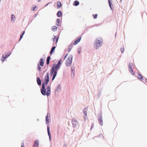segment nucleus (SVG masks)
I'll list each match as a JSON object with an SVG mask.
<instances>
[{
  "instance_id": "obj_46",
  "label": "nucleus",
  "mask_w": 147,
  "mask_h": 147,
  "mask_svg": "<svg viewBox=\"0 0 147 147\" xmlns=\"http://www.w3.org/2000/svg\"><path fill=\"white\" fill-rule=\"evenodd\" d=\"M63 147H67L66 144H65Z\"/></svg>"
},
{
  "instance_id": "obj_47",
  "label": "nucleus",
  "mask_w": 147,
  "mask_h": 147,
  "mask_svg": "<svg viewBox=\"0 0 147 147\" xmlns=\"http://www.w3.org/2000/svg\"><path fill=\"white\" fill-rule=\"evenodd\" d=\"M22 38L20 37L19 40V42H20L21 40V39H22Z\"/></svg>"
},
{
  "instance_id": "obj_41",
  "label": "nucleus",
  "mask_w": 147,
  "mask_h": 147,
  "mask_svg": "<svg viewBox=\"0 0 147 147\" xmlns=\"http://www.w3.org/2000/svg\"><path fill=\"white\" fill-rule=\"evenodd\" d=\"M102 136L103 138H104V137L103 136H102V134H99V135L97 136V137L98 138V137H101Z\"/></svg>"
},
{
  "instance_id": "obj_26",
  "label": "nucleus",
  "mask_w": 147,
  "mask_h": 147,
  "mask_svg": "<svg viewBox=\"0 0 147 147\" xmlns=\"http://www.w3.org/2000/svg\"><path fill=\"white\" fill-rule=\"evenodd\" d=\"M58 28L55 26H52L51 30L55 32L57 30Z\"/></svg>"
},
{
  "instance_id": "obj_6",
  "label": "nucleus",
  "mask_w": 147,
  "mask_h": 147,
  "mask_svg": "<svg viewBox=\"0 0 147 147\" xmlns=\"http://www.w3.org/2000/svg\"><path fill=\"white\" fill-rule=\"evenodd\" d=\"M73 59V56L72 55H70L68 57L66 61L65 65L67 67H69L71 64Z\"/></svg>"
},
{
  "instance_id": "obj_53",
  "label": "nucleus",
  "mask_w": 147,
  "mask_h": 147,
  "mask_svg": "<svg viewBox=\"0 0 147 147\" xmlns=\"http://www.w3.org/2000/svg\"><path fill=\"white\" fill-rule=\"evenodd\" d=\"M39 120V119H37V121H38Z\"/></svg>"
},
{
  "instance_id": "obj_35",
  "label": "nucleus",
  "mask_w": 147,
  "mask_h": 147,
  "mask_svg": "<svg viewBox=\"0 0 147 147\" xmlns=\"http://www.w3.org/2000/svg\"><path fill=\"white\" fill-rule=\"evenodd\" d=\"M93 18L94 19H95L97 17L98 15L97 14H93L92 15Z\"/></svg>"
},
{
  "instance_id": "obj_34",
  "label": "nucleus",
  "mask_w": 147,
  "mask_h": 147,
  "mask_svg": "<svg viewBox=\"0 0 147 147\" xmlns=\"http://www.w3.org/2000/svg\"><path fill=\"white\" fill-rule=\"evenodd\" d=\"M78 54L80 53L81 51V47H79L78 48Z\"/></svg>"
},
{
  "instance_id": "obj_9",
  "label": "nucleus",
  "mask_w": 147,
  "mask_h": 147,
  "mask_svg": "<svg viewBox=\"0 0 147 147\" xmlns=\"http://www.w3.org/2000/svg\"><path fill=\"white\" fill-rule=\"evenodd\" d=\"M71 122L73 127L74 128H76L77 125V120L74 118H73Z\"/></svg>"
},
{
  "instance_id": "obj_39",
  "label": "nucleus",
  "mask_w": 147,
  "mask_h": 147,
  "mask_svg": "<svg viewBox=\"0 0 147 147\" xmlns=\"http://www.w3.org/2000/svg\"><path fill=\"white\" fill-rule=\"evenodd\" d=\"M68 53H67L66 54L65 56H64V58H63V60H64L67 57V56L68 55Z\"/></svg>"
},
{
  "instance_id": "obj_28",
  "label": "nucleus",
  "mask_w": 147,
  "mask_h": 147,
  "mask_svg": "<svg viewBox=\"0 0 147 147\" xmlns=\"http://www.w3.org/2000/svg\"><path fill=\"white\" fill-rule=\"evenodd\" d=\"M133 65V64L131 63H129L128 64V68L129 69H133L132 66Z\"/></svg>"
},
{
  "instance_id": "obj_55",
  "label": "nucleus",
  "mask_w": 147,
  "mask_h": 147,
  "mask_svg": "<svg viewBox=\"0 0 147 147\" xmlns=\"http://www.w3.org/2000/svg\"><path fill=\"white\" fill-rule=\"evenodd\" d=\"M14 48V47H13V49ZM13 50H12V51H13Z\"/></svg>"
},
{
  "instance_id": "obj_49",
  "label": "nucleus",
  "mask_w": 147,
  "mask_h": 147,
  "mask_svg": "<svg viewBox=\"0 0 147 147\" xmlns=\"http://www.w3.org/2000/svg\"><path fill=\"white\" fill-rule=\"evenodd\" d=\"M145 81L147 83V79H145Z\"/></svg>"
},
{
  "instance_id": "obj_8",
  "label": "nucleus",
  "mask_w": 147,
  "mask_h": 147,
  "mask_svg": "<svg viewBox=\"0 0 147 147\" xmlns=\"http://www.w3.org/2000/svg\"><path fill=\"white\" fill-rule=\"evenodd\" d=\"M53 36L54 37L52 39L53 42H55V43L53 44V46L55 45L57 46V43L58 42L59 36H57H57L54 35H53Z\"/></svg>"
},
{
  "instance_id": "obj_56",
  "label": "nucleus",
  "mask_w": 147,
  "mask_h": 147,
  "mask_svg": "<svg viewBox=\"0 0 147 147\" xmlns=\"http://www.w3.org/2000/svg\"><path fill=\"white\" fill-rule=\"evenodd\" d=\"M32 20H33V19H32V20L30 22H32Z\"/></svg>"
},
{
  "instance_id": "obj_3",
  "label": "nucleus",
  "mask_w": 147,
  "mask_h": 147,
  "mask_svg": "<svg viewBox=\"0 0 147 147\" xmlns=\"http://www.w3.org/2000/svg\"><path fill=\"white\" fill-rule=\"evenodd\" d=\"M49 81V73L47 72L44 78V81L42 83V87L41 88H46V86L48 85V84Z\"/></svg>"
},
{
  "instance_id": "obj_25",
  "label": "nucleus",
  "mask_w": 147,
  "mask_h": 147,
  "mask_svg": "<svg viewBox=\"0 0 147 147\" xmlns=\"http://www.w3.org/2000/svg\"><path fill=\"white\" fill-rule=\"evenodd\" d=\"M73 44H72V43H71L70 44V45L69 46L68 49V52H69L71 51V47H71V48L73 46Z\"/></svg>"
},
{
  "instance_id": "obj_11",
  "label": "nucleus",
  "mask_w": 147,
  "mask_h": 147,
  "mask_svg": "<svg viewBox=\"0 0 147 147\" xmlns=\"http://www.w3.org/2000/svg\"><path fill=\"white\" fill-rule=\"evenodd\" d=\"M108 3L109 7L111 10H113L114 9V7L113 3L111 2V0H108Z\"/></svg>"
},
{
  "instance_id": "obj_14",
  "label": "nucleus",
  "mask_w": 147,
  "mask_h": 147,
  "mask_svg": "<svg viewBox=\"0 0 147 147\" xmlns=\"http://www.w3.org/2000/svg\"><path fill=\"white\" fill-rule=\"evenodd\" d=\"M57 46H53L51 49V51H50L49 53L50 55H52V54L54 53L55 52V49L56 47Z\"/></svg>"
},
{
  "instance_id": "obj_45",
  "label": "nucleus",
  "mask_w": 147,
  "mask_h": 147,
  "mask_svg": "<svg viewBox=\"0 0 147 147\" xmlns=\"http://www.w3.org/2000/svg\"><path fill=\"white\" fill-rule=\"evenodd\" d=\"M51 3V2H49L48 3H47V4H46L44 6V7H47V6H48L49 4H50Z\"/></svg>"
},
{
  "instance_id": "obj_17",
  "label": "nucleus",
  "mask_w": 147,
  "mask_h": 147,
  "mask_svg": "<svg viewBox=\"0 0 147 147\" xmlns=\"http://www.w3.org/2000/svg\"><path fill=\"white\" fill-rule=\"evenodd\" d=\"M60 19L59 18H57L56 20L55 25L57 26H59L60 25V23H61Z\"/></svg>"
},
{
  "instance_id": "obj_36",
  "label": "nucleus",
  "mask_w": 147,
  "mask_h": 147,
  "mask_svg": "<svg viewBox=\"0 0 147 147\" xmlns=\"http://www.w3.org/2000/svg\"><path fill=\"white\" fill-rule=\"evenodd\" d=\"M71 76H72V75H73V77H74V74H75L74 71H71Z\"/></svg>"
},
{
  "instance_id": "obj_50",
  "label": "nucleus",
  "mask_w": 147,
  "mask_h": 147,
  "mask_svg": "<svg viewBox=\"0 0 147 147\" xmlns=\"http://www.w3.org/2000/svg\"><path fill=\"white\" fill-rule=\"evenodd\" d=\"M37 0L38 2H40V1H41L42 0Z\"/></svg>"
},
{
  "instance_id": "obj_31",
  "label": "nucleus",
  "mask_w": 147,
  "mask_h": 147,
  "mask_svg": "<svg viewBox=\"0 0 147 147\" xmlns=\"http://www.w3.org/2000/svg\"><path fill=\"white\" fill-rule=\"evenodd\" d=\"M40 65L37 64V69L38 71H42L41 69V67H40Z\"/></svg>"
},
{
  "instance_id": "obj_10",
  "label": "nucleus",
  "mask_w": 147,
  "mask_h": 147,
  "mask_svg": "<svg viewBox=\"0 0 147 147\" xmlns=\"http://www.w3.org/2000/svg\"><path fill=\"white\" fill-rule=\"evenodd\" d=\"M44 63L45 60L42 58H41L38 64L40 65L42 67L44 65Z\"/></svg>"
},
{
  "instance_id": "obj_30",
  "label": "nucleus",
  "mask_w": 147,
  "mask_h": 147,
  "mask_svg": "<svg viewBox=\"0 0 147 147\" xmlns=\"http://www.w3.org/2000/svg\"><path fill=\"white\" fill-rule=\"evenodd\" d=\"M37 7V6L35 5H33L32 9L31 11H35L36 10V9H35Z\"/></svg>"
},
{
  "instance_id": "obj_2",
  "label": "nucleus",
  "mask_w": 147,
  "mask_h": 147,
  "mask_svg": "<svg viewBox=\"0 0 147 147\" xmlns=\"http://www.w3.org/2000/svg\"><path fill=\"white\" fill-rule=\"evenodd\" d=\"M51 84L46 87V88H41L40 91L42 94L43 96L46 95L47 97L49 96L51 94Z\"/></svg>"
},
{
  "instance_id": "obj_15",
  "label": "nucleus",
  "mask_w": 147,
  "mask_h": 147,
  "mask_svg": "<svg viewBox=\"0 0 147 147\" xmlns=\"http://www.w3.org/2000/svg\"><path fill=\"white\" fill-rule=\"evenodd\" d=\"M61 89V85L60 84L58 85L57 86L56 88H55V89L54 91L55 92H58L59 91H60Z\"/></svg>"
},
{
  "instance_id": "obj_1",
  "label": "nucleus",
  "mask_w": 147,
  "mask_h": 147,
  "mask_svg": "<svg viewBox=\"0 0 147 147\" xmlns=\"http://www.w3.org/2000/svg\"><path fill=\"white\" fill-rule=\"evenodd\" d=\"M62 59H61L57 63L53 64L50 70V76L51 78V82L56 76L58 70L60 69L61 65Z\"/></svg>"
},
{
  "instance_id": "obj_38",
  "label": "nucleus",
  "mask_w": 147,
  "mask_h": 147,
  "mask_svg": "<svg viewBox=\"0 0 147 147\" xmlns=\"http://www.w3.org/2000/svg\"><path fill=\"white\" fill-rule=\"evenodd\" d=\"M75 67L72 66L71 67V71H74Z\"/></svg>"
},
{
  "instance_id": "obj_23",
  "label": "nucleus",
  "mask_w": 147,
  "mask_h": 147,
  "mask_svg": "<svg viewBox=\"0 0 147 147\" xmlns=\"http://www.w3.org/2000/svg\"><path fill=\"white\" fill-rule=\"evenodd\" d=\"M11 22H14L16 19L15 17L13 14H11Z\"/></svg>"
},
{
  "instance_id": "obj_18",
  "label": "nucleus",
  "mask_w": 147,
  "mask_h": 147,
  "mask_svg": "<svg viewBox=\"0 0 147 147\" xmlns=\"http://www.w3.org/2000/svg\"><path fill=\"white\" fill-rule=\"evenodd\" d=\"M56 16L58 17H60L62 16V12L61 10L58 11L56 13Z\"/></svg>"
},
{
  "instance_id": "obj_24",
  "label": "nucleus",
  "mask_w": 147,
  "mask_h": 147,
  "mask_svg": "<svg viewBox=\"0 0 147 147\" xmlns=\"http://www.w3.org/2000/svg\"><path fill=\"white\" fill-rule=\"evenodd\" d=\"M11 52H9L7 54H5V59H7L8 58L9 56L11 55Z\"/></svg>"
},
{
  "instance_id": "obj_40",
  "label": "nucleus",
  "mask_w": 147,
  "mask_h": 147,
  "mask_svg": "<svg viewBox=\"0 0 147 147\" xmlns=\"http://www.w3.org/2000/svg\"><path fill=\"white\" fill-rule=\"evenodd\" d=\"M94 123H93L92 124V125H91V128H90L91 130L94 127Z\"/></svg>"
},
{
  "instance_id": "obj_42",
  "label": "nucleus",
  "mask_w": 147,
  "mask_h": 147,
  "mask_svg": "<svg viewBox=\"0 0 147 147\" xmlns=\"http://www.w3.org/2000/svg\"><path fill=\"white\" fill-rule=\"evenodd\" d=\"M38 13H36L34 15V18H35L36 16L38 15Z\"/></svg>"
},
{
  "instance_id": "obj_7",
  "label": "nucleus",
  "mask_w": 147,
  "mask_h": 147,
  "mask_svg": "<svg viewBox=\"0 0 147 147\" xmlns=\"http://www.w3.org/2000/svg\"><path fill=\"white\" fill-rule=\"evenodd\" d=\"M98 121L99 124L102 126L103 125V120L102 117V113L101 111L100 113L98 114Z\"/></svg>"
},
{
  "instance_id": "obj_37",
  "label": "nucleus",
  "mask_w": 147,
  "mask_h": 147,
  "mask_svg": "<svg viewBox=\"0 0 147 147\" xmlns=\"http://www.w3.org/2000/svg\"><path fill=\"white\" fill-rule=\"evenodd\" d=\"M120 50H121V52L122 53H123L124 52L125 49L123 47V48H121V49H120Z\"/></svg>"
},
{
  "instance_id": "obj_21",
  "label": "nucleus",
  "mask_w": 147,
  "mask_h": 147,
  "mask_svg": "<svg viewBox=\"0 0 147 147\" xmlns=\"http://www.w3.org/2000/svg\"><path fill=\"white\" fill-rule=\"evenodd\" d=\"M51 59V56H49L47 57L46 59V63L48 66L50 63V61Z\"/></svg>"
},
{
  "instance_id": "obj_51",
  "label": "nucleus",
  "mask_w": 147,
  "mask_h": 147,
  "mask_svg": "<svg viewBox=\"0 0 147 147\" xmlns=\"http://www.w3.org/2000/svg\"><path fill=\"white\" fill-rule=\"evenodd\" d=\"M116 33H117L116 32L115 34V36H116Z\"/></svg>"
},
{
  "instance_id": "obj_32",
  "label": "nucleus",
  "mask_w": 147,
  "mask_h": 147,
  "mask_svg": "<svg viewBox=\"0 0 147 147\" xmlns=\"http://www.w3.org/2000/svg\"><path fill=\"white\" fill-rule=\"evenodd\" d=\"M25 31H24L22 32L20 34V37L22 38L23 36V35L24 34Z\"/></svg>"
},
{
  "instance_id": "obj_13",
  "label": "nucleus",
  "mask_w": 147,
  "mask_h": 147,
  "mask_svg": "<svg viewBox=\"0 0 147 147\" xmlns=\"http://www.w3.org/2000/svg\"><path fill=\"white\" fill-rule=\"evenodd\" d=\"M88 107L84 108L83 110V113L85 116L84 119H85L86 117L87 118V110H88Z\"/></svg>"
},
{
  "instance_id": "obj_33",
  "label": "nucleus",
  "mask_w": 147,
  "mask_h": 147,
  "mask_svg": "<svg viewBox=\"0 0 147 147\" xmlns=\"http://www.w3.org/2000/svg\"><path fill=\"white\" fill-rule=\"evenodd\" d=\"M129 72L133 75L134 76L135 74V73L133 69L129 70Z\"/></svg>"
},
{
  "instance_id": "obj_52",
  "label": "nucleus",
  "mask_w": 147,
  "mask_h": 147,
  "mask_svg": "<svg viewBox=\"0 0 147 147\" xmlns=\"http://www.w3.org/2000/svg\"><path fill=\"white\" fill-rule=\"evenodd\" d=\"M120 0V2L121 3V1H122V0Z\"/></svg>"
},
{
  "instance_id": "obj_57",
  "label": "nucleus",
  "mask_w": 147,
  "mask_h": 147,
  "mask_svg": "<svg viewBox=\"0 0 147 147\" xmlns=\"http://www.w3.org/2000/svg\"><path fill=\"white\" fill-rule=\"evenodd\" d=\"M95 26H97V25H95Z\"/></svg>"
},
{
  "instance_id": "obj_12",
  "label": "nucleus",
  "mask_w": 147,
  "mask_h": 147,
  "mask_svg": "<svg viewBox=\"0 0 147 147\" xmlns=\"http://www.w3.org/2000/svg\"><path fill=\"white\" fill-rule=\"evenodd\" d=\"M82 38V36H80L74 42L73 44L74 45H77L81 40Z\"/></svg>"
},
{
  "instance_id": "obj_5",
  "label": "nucleus",
  "mask_w": 147,
  "mask_h": 147,
  "mask_svg": "<svg viewBox=\"0 0 147 147\" xmlns=\"http://www.w3.org/2000/svg\"><path fill=\"white\" fill-rule=\"evenodd\" d=\"M95 42L94 43V45L95 48L96 49H99V47H101L102 44V42L98 39H96Z\"/></svg>"
},
{
  "instance_id": "obj_22",
  "label": "nucleus",
  "mask_w": 147,
  "mask_h": 147,
  "mask_svg": "<svg viewBox=\"0 0 147 147\" xmlns=\"http://www.w3.org/2000/svg\"><path fill=\"white\" fill-rule=\"evenodd\" d=\"M79 4L80 2L78 1L75 0L74 1L73 5L75 6H77L79 5Z\"/></svg>"
},
{
  "instance_id": "obj_29",
  "label": "nucleus",
  "mask_w": 147,
  "mask_h": 147,
  "mask_svg": "<svg viewBox=\"0 0 147 147\" xmlns=\"http://www.w3.org/2000/svg\"><path fill=\"white\" fill-rule=\"evenodd\" d=\"M6 59H5V54L4 53L3 54L1 57V60L2 62H4L5 61V60Z\"/></svg>"
},
{
  "instance_id": "obj_43",
  "label": "nucleus",
  "mask_w": 147,
  "mask_h": 147,
  "mask_svg": "<svg viewBox=\"0 0 147 147\" xmlns=\"http://www.w3.org/2000/svg\"><path fill=\"white\" fill-rule=\"evenodd\" d=\"M100 94H101V92H99L98 93V98H99V97L100 96Z\"/></svg>"
},
{
  "instance_id": "obj_54",
  "label": "nucleus",
  "mask_w": 147,
  "mask_h": 147,
  "mask_svg": "<svg viewBox=\"0 0 147 147\" xmlns=\"http://www.w3.org/2000/svg\"><path fill=\"white\" fill-rule=\"evenodd\" d=\"M36 147V146H33V147Z\"/></svg>"
},
{
  "instance_id": "obj_27",
  "label": "nucleus",
  "mask_w": 147,
  "mask_h": 147,
  "mask_svg": "<svg viewBox=\"0 0 147 147\" xmlns=\"http://www.w3.org/2000/svg\"><path fill=\"white\" fill-rule=\"evenodd\" d=\"M138 75L139 76V77H138V78L139 79L141 80H143L144 79H143V77L141 75L139 72H138Z\"/></svg>"
},
{
  "instance_id": "obj_20",
  "label": "nucleus",
  "mask_w": 147,
  "mask_h": 147,
  "mask_svg": "<svg viewBox=\"0 0 147 147\" xmlns=\"http://www.w3.org/2000/svg\"><path fill=\"white\" fill-rule=\"evenodd\" d=\"M62 6L61 2L59 1H58L57 2V9H60Z\"/></svg>"
},
{
  "instance_id": "obj_4",
  "label": "nucleus",
  "mask_w": 147,
  "mask_h": 147,
  "mask_svg": "<svg viewBox=\"0 0 147 147\" xmlns=\"http://www.w3.org/2000/svg\"><path fill=\"white\" fill-rule=\"evenodd\" d=\"M48 118V113H47V115L45 117V121L46 123L47 124V131L48 133V134L49 136V140L51 141V132L50 130V126H49V120Z\"/></svg>"
},
{
  "instance_id": "obj_16",
  "label": "nucleus",
  "mask_w": 147,
  "mask_h": 147,
  "mask_svg": "<svg viewBox=\"0 0 147 147\" xmlns=\"http://www.w3.org/2000/svg\"><path fill=\"white\" fill-rule=\"evenodd\" d=\"M36 82L38 85L39 86H40L42 84V82L40 78L39 77L37 78Z\"/></svg>"
},
{
  "instance_id": "obj_44",
  "label": "nucleus",
  "mask_w": 147,
  "mask_h": 147,
  "mask_svg": "<svg viewBox=\"0 0 147 147\" xmlns=\"http://www.w3.org/2000/svg\"><path fill=\"white\" fill-rule=\"evenodd\" d=\"M21 147H24V142L21 143Z\"/></svg>"
},
{
  "instance_id": "obj_48",
  "label": "nucleus",
  "mask_w": 147,
  "mask_h": 147,
  "mask_svg": "<svg viewBox=\"0 0 147 147\" xmlns=\"http://www.w3.org/2000/svg\"><path fill=\"white\" fill-rule=\"evenodd\" d=\"M22 38L20 37L19 40V42H20L21 40V39H22Z\"/></svg>"
},
{
  "instance_id": "obj_19",
  "label": "nucleus",
  "mask_w": 147,
  "mask_h": 147,
  "mask_svg": "<svg viewBox=\"0 0 147 147\" xmlns=\"http://www.w3.org/2000/svg\"><path fill=\"white\" fill-rule=\"evenodd\" d=\"M39 146V141L37 140L35 141L33 146L38 147Z\"/></svg>"
}]
</instances>
